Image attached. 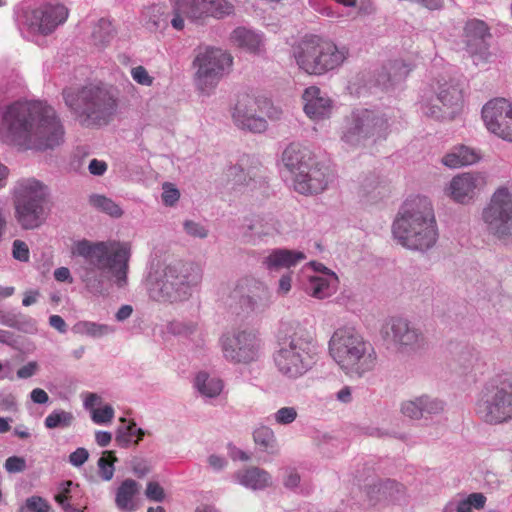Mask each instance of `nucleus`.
Masks as SVG:
<instances>
[{"label":"nucleus","instance_id":"obj_26","mask_svg":"<svg viewBox=\"0 0 512 512\" xmlns=\"http://www.w3.org/2000/svg\"><path fill=\"white\" fill-rule=\"evenodd\" d=\"M306 258L305 254L300 251H292L287 249L273 250L264 260L265 267L270 271H279L281 269H289L296 266Z\"/></svg>","mask_w":512,"mask_h":512},{"label":"nucleus","instance_id":"obj_27","mask_svg":"<svg viewBox=\"0 0 512 512\" xmlns=\"http://www.w3.org/2000/svg\"><path fill=\"white\" fill-rule=\"evenodd\" d=\"M239 484L253 490L264 489L271 485L270 474L258 467L239 470L234 475Z\"/></svg>","mask_w":512,"mask_h":512},{"label":"nucleus","instance_id":"obj_60","mask_svg":"<svg viewBox=\"0 0 512 512\" xmlns=\"http://www.w3.org/2000/svg\"><path fill=\"white\" fill-rule=\"evenodd\" d=\"M37 370L36 362H29L28 364L22 366L17 371V376L21 379H27L35 374Z\"/></svg>","mask_w":512,"mask_h":512},{"label":"nucleus","instance_id":"obj_5","mask_svg":"<svg viewBox=\"0 0 512 512\" xmlns=\"http://www.w3.org/2000/svg\"><path fill=\"white\" fill-rule=\"evenodd\" d=\"M329 353L341 369L359 376L372 371L377 364L373 345L349 327L334 331L329 341Z\"/></svg>","mask_w":512,"mask_h":512},{"label":"nucleus","instance_id":"obj_8","mask_svg":"<svg viewBox=\"0 0 512 512\" xmlns=\"http://www.w3.org/2000/svg\"><path fill=\"white\" fill-rule=\"evenodd\" d=\"M72 253L88 259L99 270L108 271L118 287L127 284V273L131 256L130 247L126 243L110 241L91 243L81 240L74 244Z\"/></svg>","mask_w":512,"mask_h":512},{"label":"nucleus","instance_id":"obj_28","mask_svg":"<svg viewBox=\"0 0 512 512\" xmlns=\"http://www.w3.org/2000/svg\"><path fill=\"white\" fill-rule=\"evenodd\" d=\"M231 43L250 53H259L263 41L261 35L245 27H237L230 35Z\"/></svg>","mask_w":512,"mask_h":512},{"label":"nucleus","instance_id":"obj_39","mask_svg":"<svg viewBox=\"0 0 512 512\" xmlns=\"http://www.w3.org/2000/svg\"><path fill=\"white\" fill-rule=\"evenodd\" d=\"M74 422V416L71 412L65 410H55L50 413L44 421L48 429L68 428Z\"/></svg>","mask_w":512,"mask_h":512},{"label":"nucleus","instance_id":"obj_17","mask_svg":"<svg viewBox=\"0 0 512 512\" xmlns=\"http://www.w3.org/2000/svg\"><path fill=\"white\" fill-rule=\"evenodd\" d=\"M68 15L69 11L63 4L45 3L27 15V24L31 31L49 35L67 20Z\"/></svg>","mask_w":512,"mask_h":512},{"label":"nucleus","instance_id":"obj_21","mask_svg":"<svg viewBox=\"0 0 512 512\" xmlns=\"http://www.w3.org/2000/svg\"><path fill=\"white\" fill-rule=\"evenodd\" d=\"M331 177L328 167L311 162L305 172L296 173L294 188L301 194H317L327 187Z\"/></svg>","mask_w":512,"mask_h":512},{"label":"nucleus","instance_id":"obj_24","mask_svg":"<svg viewBox=\"0 0 512 512\" xmlns=\"http://www.w3.org/2000/svg\"><path fill=\"white\" fill-rule=\"evenodd\" d=\"M282 161L286 168L296 176V173L305 172V169H308V165L313 162V157L307 148L292 143L284 150Z\"/></svg>","mask_w":512,"mask_h":512},{"label":"nucleus","instance_id":"obj_61","mask_svg":"<svg viewBox=\"0 0 512 512\" xmlns=\"http://www.w3.org/2000/svg\"><path fill=\"white\" fill-rule=\"evenodd\" d=\"M291 283L292 278L290 273L282 275L279 280L278 293L282 295L287 294L291 290Z\"/></svg>","mask_w":512,"mask_h":512},{"label":"nucleus","instance_id":"obj_4","mask_svg":"<svg viewBox=\"0 0 512 512\" xmlns=\"http://www.w3.org/2000/svg\"><path fill=\"white\" fill-rule=\"evenodd\" d=\"M319 349L315 330L297 326L281 343L274 356L275 365L282 375L299 378L316 364Z\"/></svg>","mask_w":512,"mask_h":512},{"label":"nucleus","instance_id":"obj_63","mask_svg":"<svg viewBox=\"0 0 512 512\" xmlns=\"http://www.w3.org/2000/svg\"><path fill=\"white\" fill-rule=\"evenodd\" d=\"M54 278L59 282L72 283L73 279L67 267H59L54 271Z\"/></svg>","mask_w":512,"mask_h":512},{"label":"nucleus","instance_id":"obj_58","mask_svg":"<svg viewBox=\"0 0 512 512\" xmlns=\"http://www.w3.org/2000/svg\"><path fill=\"white\" fill-rule=\"evenodd\" d=\"M411 67L406 65L403 61L396 60L390 66V71L393 72L394 77H406L410 72Z\"/></svg>","mask_w":512,"mask_h":512},{"label":"nucleus","instance_id":"obj_36","mask_svg":"<svg viewBox=\"0 0 512 512\" xmlns=\"http://www.w3.org/2000/svg\"><path fill=\"white\" fill-rule=\"evenodd\" d=\"M143 436L144 431L141 428L136 429L135 422L130 421L127 426L118 428L115 440L119 446L127 447L132 442L138 444Z\"/></svg>","mask_w":512,"mask_h":512},{"label":"nucleus","instance_id":"obj_48","mask_svg":"<svg viewBox=\"0 0 512 512\" xmlns=\"http://www.w3.org/2000/svg\"><path fill=\"white\" fill-rule=\"evenodd\" d=\"M114 417V409L110 405L92 410V420L96 424H105L111 422Z\"/></svg>","mask_w":512,"mask_h":512},{"label":"nucleus","instance_id":"obj_16","mask_svg":"<svg viewBox=\"0 0 512 512\" xmlns=\"http://www.w3.org/2000/svg\"><path fill=\"white\" fill-rule=\"evenodd\" d=\"M387 129V119L368 109H361L353 113L351 125L344 137L348 143L356 145L368 137H384Z\"/></svg>","mask_w":512,"mask_h":512},{"label":"nucleus","instance_id":"obj_42","mask_svg":"<svg viewBox=\"0 0 512 512\" xmlns=\"http://www.w3.org/2000/svg\"><path fill=\"white\" fill-rule=\"evenodd\" d=\"M73 482L68 480L60 485L59 492L55 495V501L63 508L65 512H83L82 508H77L71 505L68 501L71 499L70 487Z\"/></svg>","mask_w":512,"mask_h":512},{"label":"nucleus","instance_id":"obj_32","mask_svg":"<svg viewBox=\"0 0 512 512\" xmlns=\"http://www.w3.org/2000/svg\"><path fill=\"white\" fill-rule=\"evenodd\" d=\"M195 386L206 397H216L223 390V382L219 378L210 377L206 372H199L195 378Z\"/></svg>","mask_w":512,"mask_h":512},{"label":"nucleus","instance_id":"obj_47","mask_svg":"<svg viewBox=\"0 0 512 512\" xmlns=\"http://www.w3.org/2000/svg\"><path fill=\"white\" fill-rule=\"evenodd\" d=\"M26 509L33 512H49L51 506L46 499L40 496H31L26 499L25 507L20 508L18 512H25Z\"/></svg>","mask_w":512,"mask_h":512},{"label":"nucleus","instance_id":"obj_51","mask_svg":"<svg viewBox=\"0 0 512 512\" xmlns=\"http://www.w3.org/2000/svg\"><path fill=\"white\" fill-rule=\"evenodd\" d=\"M131 76L140 85L150 86L153 83V77H151L143 66H137L132 68Z\"/></svg>","mask_w":512,"mask_h":512},{"label":"nucleus","instance_id":"obj_55","mask_svg":"<svg viewBox=\"0 0 512 512\" xmlns=\"http://www.w3.org/2000/svg\"><path fill=\"white\" fill-rule=\"evenodd\" d=\"M184 229L192 237L205 238L208 234L202 225L191 220L184 222Z\"/></svg>","mask_w":512,"mask_h":512},{"label":"nucleus","instance_id":"obj_43","mask_svg":"<svg viewBox=\"0 0 512 512\" xmlns=\"http://www.w3.org/2000/svg\"><path fill=\"white\" fill-rule=\"evenodd\" d=\"M477 361L478 356L473 351L468 348L463 349L455 359L457 365L455 370H457L460 374H467L468 372L472 371Z\"/></svg>","mask_w":512,"mask_h":512},{"label":"nucleus","instance_id":"obj_45","mask_svg":"<svg viewBox=\"0 0 512 512\" xmlns=\"http://www.w3.org/2000/svg\"><path fill=\"white\" fill-rule=\"evenodd\" d=\"M486 498L481 493H472L466 499L457 504V512H471L472 508L481 509L484 507Z\"/></svg>","mask_w":512,"mask_h":512},{"label":"nucleus","instance_id":"obj_35","mask_svg":"<svg viewBox=\"0 0 512 512\" xmlns=\"http://www.w3.org/2000/svg\"><path fill=\"white\" fill-rule=\"evenodd\" d=\"M256 293L241 298L242 304L250 311H262L269 304V293L266 287L259 284Z\"/></svg>","mask_w":512,"mask_h":512},{"label":"nucleus","instance_id":"obj_2","mask_svg":"<svg viewBox=\"0 0 512 512\" xmlns=\"http://www.w3.org/2000/svg\"><path fill=\"white\" fill-rule=\"evenodd\" d=\"M392 232L398 243L408 249L423 251L433 247L438 230L431 202L420 196L405 201Z\"/></svg>","mask_w":512,"mask_h":512},{"label":"nucleus","instance_id":"obj_38","mask_svg":"<svg viewBox=\"0 0 512 512\" xmlns=\"http://www.w3.org/2000/svg\"><path fill=\"white\" fill-rule=\"evenodd\" d=\"M253 437L255 443L263 450L269 453H275L277 451L276 438L271 428L261 426L254 431Z\"/></svg>","mask_w":512,"mask_h":512},{"label":"nucleus","instance_id":"obj_1","mask_svg":"<svg viewBox=\"0 0 512 512\" xmlns=\"http://www.w3.org/2000/svg\"><path fill=\"white\" fill-rule=\"evenodd\" d=\"M56 111L43 101H16L2 112L0 141L19 151H47L64 142Z\"/></svg>","mask_w":512,"mask_h":512},{"label":"nucleus","instance_id":"obj_57","mask_svg":"<svg viewBox=\"0 0 512 512\" xmlns=\"http://www.w3.org/2000/svg\"><path fill=\"white\" fill-rule=\"evenodd\" d=\"M16 410L15 397L11 394H0V412H9Z\"/></svg>","mask_w":512,"mask_h":512},{"label":"nucleus","instance_id":"obj_49","mask_svg":"<svg viewBox=\"0 0 512 512\" xmlns=\"http://www.w3.org/2000/svg\"><path fill=\"white\" fill-rule=\"evenodd\" d=\"M297 415V410L294 407H282L276 411L274 419L280 425H287L295 421Z\"/></svg>","mask_w":512,"mask_h":512},{"label":"nucleus","instance_id":"obj_12","mask_svg":"<svg viewBox=\"0 0 512 512\" xmlns=\"http://www.w3.org/2000/svg\"><path fill=\"white\" fill-rule=\"evenodd\" d=\"M270 109L271 103L267 98L245 92L238 95L233 108L232 118L241 129L260 133L267 128V122L264 117H271Z\"/></svg>","mask_w":512,"mask_h":512},{"label":"nucleus","instance_id":"obj_23","mask_svg":"<svg viewBox=\"0 0 512 512\" xmlns=\"http://www.w3.org/2000/svg\"><path fill=\"white\" fill-rule=\"evenodd\" d=\"M304 111L312 120H320L330 116L332 110L331 99L319 87L310 86L302 95Z\"/></svg>","mask_w":512,"mask_h":512},{"label":"nucleus","instance_id":"obj_59","mask_svg":"<svg viewBox=\"0 0 512 512\" xmlns=\"http://www.w3.org/2000/svg\"><path fill=\"white\" fill-rule=\"evenodd\" d=\"M88 169L92 175L100 176L107 170V164L104 161L92 159L89 163Z\"/></svg>","mask_w":512,"mask_h":512},{"label":"nucleus","instance_id":"obj_44","mask_svg":"<svg viewBox=\"0 0 512 512\" xmlns=\"http://www.w3.org/2000/svg\"><path fill=\"white\" fill-rule=\"evenodd\" d=\"M114 32L113 25L110 20L100 19L94 27L92 36L97 44H105L112 37Z\"/></svg>","mask_w":512,"mask_h":512},{"label":"nucleus","instance_id":"obj_22","mask_svg":"<svg viewBox=\"0 0 512 512\" xmlns=\"http://www.w3.org/2000/svg\"><path fill=\"white\" fill-rule=\"evenodd\" d=\"M486 185V178L480 173H463L450 182V196L458 203H467Z\"/></svg>","mask_w":512,"mask_h":512},{"label":"nucleus","instance_id":"obj_19","mask_svg":"<svg viewBox=\"0 0 512 512\" xmlns=\"http://www.w3.org/2000/svg\"><path fill=\"white\" fill-rule=\"evenodd\" d=\"M489 26L480 19H470L463 29V43L467 52L481 61H486L490 55L489 40L491 38Z\"/></svg>","mask_w":512,"mask_h":512},{"label":"nucleus","instance_id":"obj_50","mask_svg":"<svg viewBox=\"0 0 512 512\" xmlns=\"http://www.w3.org/2000/svg\"><path fill=\"white\" fill-rule=\"evenodd\" d=\"M145 496L151 501L162 502L165 499V491L158 482L150 481L147 483Z\"/></svg>","mask_w":512,"mask_h":512},{"label":"nucleus","instance_id":"obj_56","mask_svg":"<svg viewBox=\"0 0 512 512\" xmlns=\"http://www.w3.org/2000/svg\"><path fill=\"white\" fill-rule=\"evenodd\" d=\"M88 456V451L85 448H78L70 454L69 460L72 465L78 467L87 461Z\"/></svg>","mask_w":512,"mask_h":512},{"label":"nucleus","instance_id":"obj_34","mask_svg":"<svg viewBox=\"0 0 512 512\" xmlns=\"http://www.w3.org/2000/svg\"><path fill=\"white\" fill-rule=\"evenodd\" d=\"M75 334L85 335L92 338H100L113 332V329L106 324H99L91 321H78L72 328Z\"/></svg>","mask_w":512,"mask_h":512},{"label":"nucleus","instance_id":"obj_53","mask_svg":"<svg viewBox=\"0 0 512 512\" xmlns=\"http://www.w3.org/2000/svg\"><path fill=\"white\" fill-rule=\"evenodd\" d=\"M4 467L9 473H19L26 469V461L22 457L11 456L6 459Z\"/></svg>","mask_w":512,"mask_h":512},{"label":"nucleus","instance_id":"obj_29","mask_svg":"<svg viewBox=\"0 0 512 512\" xmlns=\"http://www.w3.org/2000/svg\"><path fill=\"white\" fill-rule=\"evenodd\" d=\"M338 278L334 272H326L323 276L310 277L307 292L317 299H324L332 294V284H336Z\"/></svg>","mask_w":512,"mask_h":512},{"label":"nucleus","instance_id":"obj_41","mask_svg":"<svg viewBox=\"0 0 512 512\" xmlns=\"http://www.w3.org/2000/svg\"><path fill=\"white\" fill-rule=\"evenodd\" d=\"M90 203L95 208L107 213L112 217H120L123 213L121 208L114 201L102 195L91 196Z\"/></svg>","mask_w":512,"mask_h":512},{"label":"nucleus","instance_id":"obj_18","mask_svg":"<svg viewBox=\"0 0 512 512\" xmlns=\"http://www.w3.org/2000/svg\"><path fill=\"white\" fill-rule=\"evenodd\" d=\"M382 332L400 349L416 350L425 345L423 333L407 319L392 317L383 326Z\"/></svg>","mask_w":512,"mask_h":512},{"label":"nucleus","instance_id":"obj_14","mask_svg":"<svg viewBox=\"0 0 512 512\" xmlns=\"http://www.w3.org/2000/svg\"><path fill=\"white\" fill-rule=\"evenodd\" d=\"M483 221L490 234L500 240L512 236V195L506 188H499L483 210Z\"/></svg>","mask_w":512,"mask_h":512},{"label":"nucleus","instance_id":"obj_11","mask_svg":"<svg viewBox=\"0 0 512 512\" xmlns=\"http://www.w3.org/2000/svg\"><path fill=\"white\" fill-rule=\"evenodd\" d=\"M173 17L171 25L180 31L185 27L184 17L193 21L204 23L212 17L222 19L234 12V6L228 0H172Z\"/></svg>","mask_w":512,"mask_h":512},{"label":"nucleus","instance_id":"obj_15","mask_svg":"<svg viewBox=\"0 0 512 512\" xmlns=\"http://www.w3.org/2000/svg\"><path fill=\"white\" fill-rule=\"evenodd\" d=\"M223 356L233 363H249L258 358L260 340L254 333L239 331L220 339Z\"/></svg>","mask_w":512,"mask_h":512},{"label":"nucleus","instance_id":"obj_7","mask_svg":"<svg viewBox=\"0 0 512 512\" xmlns=\"http://www.w3.org/2000/svg\"><path fill=\"white\" fill-rule=\"evenodd\" d=\"M201 278V269L194 263L179 261L170 264L159 277H149V296L157 302L182 301L189 296L190 288L197 285Z\"/></svg>","mask_w":512,"mask_h":512},{"label":"nucleus","instance_id":"obj_54","mask_svg":"<svg viewBox=\"0 0 512 512\" xmlns=\"http://www.w3.org/2000/svg\"><path fill=\"white\" fill-rule=\"evenodd\" d=\"M13 257L22 262L29 260V248L25 242L21 240L13 242Z\"/></svg>","mask_w":512,"mask_h":512},{"label":"nucleus","instance_id":"obj_46","mask_svg":"<svg viewBox=\"0 0 512 512\" xmlns=\"http://www.w3.org/2000/svg\"><path fill=\"white\" fill-rule=\"evenodd\" d=\"M117 458L113 451H105L98 461L99 468L102 472V477L105 480H110L114 474V463Z\"/></svg>","mask_w":512,"mask_h":512},{"label":"nucleus","instance_id":"obj_20","mask_svg":"<svg viewBox=\"0 0 512 512\" xmlns=\"http://www.w3.org/2000/svg\"><path fill=\"white\" fill-rule=\"evenodd\" d=\"M510 117H512V104L504 98L490 100L482 108V118L486 128L498 137L512 136V131L507 128Z\"/></svg>","mask_w":512,"mask_h":512},{"label":"nucleus","instance_id":"obj_3","mask_svg":"<svg viewBox=\"0 0 512 512\" xmlns=\"http://www.w3.org/2000/svg\"><path fill=\"white\" fill-rule=\"evenodd\" d=\"M66 105L84 127H100L108 124L118 108V100L104 86L89 84L79 90L64 91Z\"/></svg>","mask_w":512,"mask_h":512},{"label":"nucleus","instance_id":"obj_52","mask_svg":"<svg viewBox=\"0 0 512 512\" xmlns=\"http://www.w3.org/2000/svg\"><path fill=\"white\" fill-rule=\"evenodd\" d=\"M179 197V190L175 188L174 185L170 183H165L163 185L162 200L166 205H174L179 200Z\"/></svg>","mask_w":512,"mask_h":512},{"label":"nucleus","instance_id":"obj_64","mask_svg":"<svg viewBox=\"0 0 512 512\" xmlns=\"http://www.w3.org/2000/svg\"><path fill=\"white\" fill-rule=\"evenodd\" d=\"M49 324L60 333H65L67 330V325L64 319L59 315L50 316Z\"/></svg>","mask_w":512,"mask_h":512},{"label":"nucleus","instance_id":"obj_10","mask_svg":"<svg viewBox=\"0 0 512 512\" xmlns=\"http://www.w3.org/2000/svg\"><path fill=\"white\" fill-rule=\"evenodd\" d=\"M46 189L37 180L28 179L15 188V215L23 229H35L46 219Z\"/></svg>","mask_w":512,"mask_h":512},{"label":"nucleus","instance_id":"obj_40","mask_svg":"<svg viewBox=\"0 0 512 512\" xmlns=\"http://www.w3.org/2000/svg\"><path fill=\"white\" fill-rule=\"evenodd\" d=\"M383 187L375 178H365L359 187L358 194L368 202H376L382 194Z\"/></svg>","mask_w":512,"mask_h":512},{"label":"nucleus","instance_id":"obj_30","mask_svg":"<svg viewBox=\"0 0 512 512\" xmlns=\"http://www.w3.org/2000/svg\"><path fill=\"white\" fill-rule=\"evenodd\" d=\"M480 156L474 149L467 146L455 147L450 153L445 155L442 162L450 168H459L461 166L471 165L479 160Z\"/></svg>","mask_w":512,"mask_h":512},{"label":"nucleus","instance_id":"obj_31","mask_svg":"<svg viewBox=\"0 0 512 512\" xmlns=\"http://www.w3.org/2000/svg\"><path fill=\"white\" fill-rule=\"evenodd\" d=\"M139 484L133 479L124 480L116 492L115 503L120 510L133 511V498L139 491Z\"/></svg>","mask_w":512,"mask_h":512},{"label":"nucleus","instance_id":"obj_33","mask_svg":"<svg viewBox=\"0 0 512 512\" xmlns=\"http://www.w3.org/2000/svg\"><path fill=\"white\" fill-rule=\"evenodd\" d=\"M167 7L164 4H153L147 7L143 16L151 29L165 28L168 25Z\"/></svg>","mask_w":512,"mask_h":512},{"label":"nucleus","instance_id":"obj_6","mask_svg":"<svg viewBox=\"0 0 512 512\" xmlns=\"http://www.w3.org/2000/svg\"><path fill=\"white\" fill-rule=\"evenodd\" d=\"M298 68L309 75H324L340 67L349 56V49L317 35L305 36L292 48Z\"/></svg>","mask_w":512,"mask_h":512},{"label":"nucleus","instance_id":"obj_9","mask_svg":"<svg viewBox=\"0 0 512 512\" xmlns=\"http://www.w3.org/2000/svg\"><path fill=\"white\" fill-rule=\"evenodd\" d=\"M475 412L480 420L489 425L512 420V376L491 379L480 393Z\"/></svg>","mask_w":512,"mask_h":512},{"label":"nucleus","instance_id":"obj_37","mask_svg":"<svg viewBox=\"0 0 512 512\" xmlns=\"http://www.w3.org/2000/svg\"><path fill=\"white\" fill-rule=\"evenodd\" d=\"M436 101L443 107L457 108L462 102V92L454 85H445L436 97Z\"/></svg>","mask_w":512,"mask_h":512},{"label":"nucleus","instance_id":"obj_62","mask_svg":"<svg viewBox=\"0 0 512 512\" xmlns=\"http://www.w3.org/2000/svg\"><path fill=\"white\" fill-rule=\"evenodd\" d=\"M30 396L31 400L37 404H45L49 400L47 392L41 388L33 389Z\"/></svg>","mask_w":512,"mask_h":512},{"label":"nucleus","instance_id":"obj_13","mask_svg":"<svg viewBox=\"0 0 512 512\" xmlns=\"http://www.w3.org/2000/svg\"><path fill=\"white\" fill-rule=\"evenodd\" d=\"M232 56L218 48L207 47L200 51L194 65L197 68L196 84L202 92H209L216 86L225 71L232 66Z\"/></svg>","mask_w":512,"mask_h":512},{"label":"nucleus","instance_id":"obj_25","mask_svg":"<svg viewBox=\"0 0 512 512\" xmlns=\"http://www.w3.org/2000/svg\"><path fill=\"white\" fill-rule=\"evenodd\" d=\"M443 410V403L428 396L415 400L404 401L401 404V413L410 419H419L424 413L435 414Z\"/></svg>","mask_w":512,"mask_h":512}]
</instances>
